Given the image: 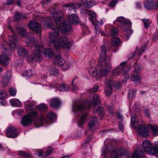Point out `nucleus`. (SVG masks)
Returning a JSON list of instances; mask_svg holds the SVG:
<instances>
[{"instance_id":"nucleus-1","label":"nucleus","mask_w":158,"mask_h":158,"mask_svg":"<svg viewBox=\"0 0 158 158\" xmlns=\"http://www.w3.org/2000/svg\"><path fill=\"white\" fill-rule=\"evenodd\" d=\"M51 23V22H50ZM52 22L49 25V27L52 29L50 35V42L54 44L55 48L59 49L61 48H70V43L68 39L65 36L60 37L58 40V37L59 35V26L56 25L54 26L52 24Z\"/></svg>"},{"instance_id":"nucleus-2","label":"nucleus","mask_w":158,"mask_h":158,"mask_svg":"<svg viewBox=\"0 0 158 158\" xmlns=\"http://www.w3.org/2000/svg\"><path fill=\"white\" fill-rule=\"evenodd\" d=\"M26 41L28 46L31 48L35 47L33 50V54L29 56L27 60L29 62L39 61L42 58L41 53L43 47L40 45H36L35 38L32 34H29L26 37Z\"/></svg>"},{"instance_id":"nucleus-3","label":"nucleus","mask_w":158,"mask_h":158,"mask_svg":"<svg viewBox=\"0 0 158 158\" xmlns=\"http://www.w3.org/2000/svg\"><path fill=\"white\" fill-rule=\"evenodd\" d=\"M78 16L73 15H69L68 20H65L63 17L60 16L55 20L56 25L59 27L63 34H67L71 29V25L79 22Z\"/></svg>"},{"instance_id":"nucleus-4","label":"nucleus","mask_w":158,"mask_h":158,"mask_svg":"<svg viewBox=\"0 0 158 158\" xmlns=\"http://www.w3.org/2000/svg\"><path fill=\"white\" fill-rule=\"evenodd\" d=\"M90 106V103L85 100L79 102L74 107V108L76 110H83V113H85L81 116L80 119L78 122L79 126H81L85 121L87 115L89 112V109Z\"/></svg>"},{"instance_id":"nucleus-5","label":"nucleus","mask_w":158,"mask_h":158,"mask_svg":"<svg viewBox=\"0 0 158 158\" xmlns=\"http://www.w3.org/2000/svg\"><path fill=\"white\" fill-rule=\"evenodd\" d=\"M150 129H151L154 135L158 134V127L156 125L141 124L137 127V131L140 135L146 138L149 135Z\"/></svg>"},{"instance_id":"nucleus-6","label":"nucleus","mask_w":158,"mask_h":158,"mask_svg":"<svg viewBox=\"0 0 158 158\" xmlns=\"http://www.w3.org/2000/svg\"><path fill=\"white\" fill-rule=\"evenodd\" d=\"M106 60H99L98 64L100 69V77L107 75L110 72L111 67L110 66V60L107 58Z\"/></svg>"},{"instance_id":"nucleus-7","label":"nucleus","mask_w":158,"mask_h":158,"mask_svg":"<svg viewBox=\"0 0 158 158\" xmlns=\"http://www.w3.org/2000/svg\"><path fill=\"white\" fill-rule=\"evenodd\" d=\"M8 40L10 43H9L8 44H6V45L3 43H2L1 46L2 51H4V52H12V48H14L16 46L18 38L14 36H9Z\"/></svg>"},{"instance_id":"nucleus-8","label":"nucleus","mask_w":158,"mask_h":158,"mask_svg":"<svg viewBox=\"0 0 158 158\" xmlns=\"http://www.w3.org/2000/svg\"><path fill=\"white\" fill-rule=\"evenodd\" d=\"M142 144L143 147V148L142 147H140L138 148H142V150L144 151L143 152L144 156V154L146 152V153L149 154H150L151 150L153 149V146L150 141L147 139L143 140L142 142Z\"/></svg>"},{"instance_id":"nucleus-9","label":"nucleus","mask_w":158,"mask_h":158,"mask_svg":"<svg viewBox=\"0 0 158 158\" xmlns=\"http://www.w3.org/2000/svg\"><path fill=\"white\" fill-rule=\"evenodd\" d=\"M33 118L29 114L23 116L21 119V123L24 127H26L31 124Z\"/></svg>"},{"instance_id":"nucleus-10","label":"nucleus","mask_w":158,"mask_h":158,"mask_svg":"<svg viewBox=\"0 0 158 158\" xmlns=\"http://www.w3.org/2000/svg\"><path fill=\"white\" fill-rule=\"evenodd\" d=\"M29 26L32 30L35 31L36 33L39 34L41 32V27L36 20L31 21L29 23Z\"/></svg>"},{"instance_id":"nucleus-11","label":"nucleus","mask_w":158,"mask_h":158,"mask_svg":"<svg viewBox=\"0 0 158 158\" xmlns=\"http://www.w3.org/2000/svg\"><path fill=\"white\" fill-rule=\"evenodd\" d=\"M6 131L8 137L15 138L18 135L17 131L14 127L11 126L7 128Z\"/></svg>"},{"instance_id":"nucleus-12","label":"nucleus","mask_w":158,"mask_h":158,"mask_svg":"<svg viewBox=\"0 0 158 158\" xmlns=\"http://www.w3.org/2000/svg\"><path fill=\"white\" fill-rule=\"evenodd\" d=\"M156 2V0H147L144 2V4L145 7L148 10H156L157 9Z\"/></svg>"},{"instance_id":"nucleus-13","label":"nucleus","mask_w":158,"mask_h":158,"mask_svg":"<svg viewBox=\"0 0 158 158\" xmlns=\"http://www.w3.org/2000/svg\"><path fill=\"white\" fill-rule=\"evenodd\" d=\"M61 102L59 98H54L50 99L49 105L50 107L58 109L60 106Z\"/></svg>"},{"instance_id":"nucleus-14","label":"nucleus","mask_w":158,"mask_h":158,"mask_svg":"<svg viewBox=\"0 0 158 158\" xmlns=\"http://www.w3.org/2000/svg\"><path fill=\"white\" fill-rule=\"evenodd\" d=\"M10 52H3L0 56V64L2 65L5 66L9 64V54Z\"/></svg>"},{"instance_id":"nucleus-15","label":"nucleus","mask_w":158,"mask_h":158,"mask_svg":"<svg viewBox=\"0 0 158 158\" xmlns=\"http://www.w3.org/2000/svg\"><path fill=\"white\" fill-rule=\"evenodd\" d=\"M97 122V118L96 116H93L92 117L91 120L89 122L88 127L89 128L88 130H86L85 131V133L86 135L90 132H91L92 130L91 128L96 124Z\"/></svg>"},{"instance_id":"nucleus-16","label":"nucleus","mask_w":158,"mask_h":158,"mask_svg":"<svg viewBox=\"0 0 158 158\" xmlns=\"http://www.w3.org/2000/svg\"><path fill=\"white\" fill-rule=\"evenodd\" d=\"M143 152L144 151L142 150V148H138L135 150L134 152L133 153L131 157L128 158H140L144 156Z\"/></svg>"},{"instance_id":"nucleus-17","label":"nucleus","mask_w":158,"mask_h":158,"mask_svg":"<svg viewBox=\"0 0 158 158\" xmlns=\"http://www.w3.org/2000/svg\"><path fill=\"white\" fill-rule=\"evenodd\" d=\"M100 50L101 52L100 54V58L99 60H106L107 58L110 60L109 57L106 56V49L105 45L103 44L101 47Z\"/></svg>"},{"instance_id":"nucleus-18","label":"nucleus","mask_w":158,"mask_h":158,"mask_svg":"<svg viewBox=\"0 0 158 158\" xmlns=\"http://www.w3.org/2000/svg\"><path fill=\"white\" fill-rule=\"evenodd\" d=\"M62 7L63 8L69 7L68 11L69 13L70 14V15H73L75 13L76 9L74 5L73 4L70 3H67L63 5L62 6Z\"/></svg>"},{"instance_id":"nucleus-19","label":"nucleus","mask_w":158,"mask_h":158,"mask_svg":"<svg viewBox=\"0 0 158 158\" xmlns=\"http://www.w3.org/2000/svg\"><path fill=\"white\" fill-rule=\"evenodd\" d=\"M53 62L58 66H62L65 64V61L63 58H61L60 56L56 55L55 56Z\"/></svg>"},{"instance_id":"nucleus-20","label":"nucleus","mask_w":158,"mask_h":158,"mask_svg":"<svg viewBox=\"0 0 158 158\" xmlns=\"http://www.w3.org/2000/svg\"><path fill=\"white\" fill-rule=\"evenodd\" d=\"M57 86L58 89L60 91L67 92L69 91L71 89V88L69 85L65 83L58 85Z\"/></svg>"},{"instance_id":"nucleus-21","label":"nucleus","mask_w":158,"mask_h":158,"mask_svg":"<svg viewBox=\"0 0 158 158\" xmlns=\"http://www.w3.org/2000/svg\"><path fill=\"white\" fill-rule=\"evenodd\" d=\"M118 21L120 23L123 25L126 26L127 25H130L131 23L130 21H128L123 17H118L117 20L114 21V22Z\"/></svg>"},{"instance_id":"nucleus-22","label":"nucleus","mask_w":158,"mask_h":158,"mask_svg":"<svg viewBox=\"0 0 158 158\" xmlns=\"http://www.w3.org/2000/svg\"><path fill=\"white\" fill-rule=\"evenodd\" d=\"M43 53L45 57L48 58H51L54 54L53 50L51 48L44 49L43 50Z\"/></svg>"},{"instance_id":"nucleus-23","label":"nucleus","mask_w":158,"mask_h":158,"mask_svg":"<svg viewBox=\"0 0 158 158\" xmlns=\"http://www.w3.org/2000/svg\"><path fill=\"white\" fill-rule=\"evenodd\" d=\"M110 43L113 47H117L121 43V39L118 37L113 38L111 39Z\"/></svg>"},{"instance_id":"nucleus-24","label":"nucleus","mask_w":158,"mask_h":158,"mask_svg":"<svg viewBox=\"0 0 158 158\" xmlns=\"http://www.w3.org/2000/svg\"><path fill=\"white\" fill-rule=\"evenodd\" d=\"M26 18V17L25 16L20 13H16L14 16V19L16 22H19Z\"/></svg>"},{"instance_id":"nucleus-25","label":"nucleus","mask_w":158,"mask_h":158,"mask_svg":"<svg viewBox=\"0 0 158 158\" xmlns=\"http://www.w3.org/2000/svg\"><path fill=\"white\" fill-rule=\"evenodd\" d=\"M89 74L93 77H100V73L95 68H91L89 70Z\"/></svg>"},{"instance_id":"nucleus-26","label":"nucleus","mask_w":158,"mask_h":158,"mask_svg":"<svg viewBox=\"0 0 158 158\" xmlns=\"http://www.w3.org/2000/svg\"><path fill=\"white\" fill-rule=\"evenodd\" d=\"M131 127L135 129L137 126L138 124V120L137 118L135 116L133 115L131 116Z\"/></svg>"},{"instance_id":"nucleus-27","label":"nucleus","mask_w":158,"mask_h":158,"mask_svg":"<svg viewBox=\"0 0 158 158\" xmlns=\"http://www.w3.org/2000/svg\"><path fill=\"white\" fill-rule=\"evenodd\" d=\"M122 30L123 34L127 37V39L129 38V37L131 35L133 32V31L129 28L127 27L122 28Z\"/></svg>"},{"instance_id":"nucleus-28","label":"nucleus","mask_w":158,"mask_h":158,"mask_svg":"<svg viewBox=\"0 0 158 158\" xmlns=\"http://www.w3.org/2000/svg\"><path fill=\"white\" fill-rule=\"evenodd\" d=\"M11 106H13L20 107L22 104L20 101L16 98H13L10 100Z\"/></svg>"},{"instance_id":"nucleus-29","label":"nucleus","mask_w":158,"mask_h":158,"mask_svg":"<svg viewBox=\"0 0 158 158\" xmlns=\"http://www.w3.org/2000/svg\"><path fill=\"white\" fill-rule=\"evenodd\" d=\"M19 55L23 57H26L28 55V52L26 49L23 48H19L18 51Z\"/></svg>"},{"instance_id":"nucleus-30","label":"nucleus","mask_w":158,"mask_h":158,"mask_svg":"<svg viewBox=\"0 0 158 158\" xmlns=\"http://www.w3.org/2000/svg\"><path fill=\"white\" fill-rule=\"evenodd\" d=\"M17 31L18 34L22 37L26 36L27 30L23 27H18L16 29Z\"/></svg>"},{"instance_id":"nucleus-31","label":"nucleus","mask_w":158,"mask_h":158,"mask_svg":"<svg viewBox=\"0 0 158 158\" xmlns=\"http://www.w3.org/2000/svg\"><path fill=\"white\" fill-rule=\"evenodd\" d=\"M11 73L10 71L7 72L4 78V82L5 84L7 85L9 82L10 79L11 78Z\"/></svg>"},{"instance_id":"nucleus-32","label":"nucleus","mask_w":158,"mask_h":158,"mask_svg":"<svg viewBox=\"0 0 158 158\" xmlns=\"http://www.w3.org/2000/svg\"><path fill=\"white\" fill-rule=\"evenodd\" d=\"M34 74V72L31 70H26L25 72L22 74V76L23 77H24L27 79L31 77Z\"/></svg>"},{"instance_id":"nucleus-33","label":"nucleus","mask_w":158,"mask_h":158,"mask_svg":"<svg viewBox=\"0 0 158 158\" xmlns=\"http://www.w3.org/2000/svg\"><path fill=\"white\" fill-rule=\"evenodd\" d=\"M131 78L132 81L135 82L136 85H139L140 83L141 79L140 76L138 75L133 74L131 76Z\"/></svg>"},{"instance_id":"nucleus-34","label":"nucleus","mask_w":158,"mask_h":158,"mask_svg":"<svg viewBox=\"0 0 158 158\" xmlns=\"http://www.w3.org/2000/svg\"><path fill=\"white\" fill-rule=\"evenodd\" d=\"M37 108L38 111L41 112H45L48 109L47 105L44 104H41L37 106Z\"/></svg>"},{"instance_id":"nucleus-35","label":"nucleus","mask_w":158,"mask_h":158,"mask_svg":"<svg viewBox=\"0 0 158 158\" xmlns=\"http://www.w3.org/2000/svg\"><path fill=\"white\" fill-rule=\"evenodd\" d=\"M93 103L95 106L98 105L101 102L100 99L97 94H94L93 97Z\"/></svg>"},{"instance_id":"nucleus-36","label":"nucleus","mask_w":158,"mask_h":158,"mask_svg":"<svg viewBox=\"0 0 158 158\" xmlns=\"http://www.w3.org/2000/svg\"><path fill=\"white\" fill-rule=\"evenodd\" d=\"M123 70V69L120 68L119 67H117L112 70V74L114 76H115L117 74L120 73L121 72L122 73Z\"/></svg>"},{"instance_id":"nucleus-37","label":"nucleus","mask_w":158,"mask_h":158,"mask_svg":"<svg viewBox=\"0 0 158 158\" xmlns=\"http://www.w3.org/2000/svg\"><path fill=\"white\" fill-rule=\"evenodd\" d=\"M118 30L114 27H112L110 30L109 33L111 36H116L118 34Z\"/></svg>"},{"instance_id":"nucleus-38","label":"nucleus","mask_w":158,"mask_h":158,"mask_svg":"<svg viewBox=\"0 0 158 158\" xmlns=\"http://www.w3.org/2000/svg\"><path fill=\"white\" fill-rule=\"evenodd\" d=\"M89 15L90 16L89 19L90 21L93 22L95 21L96 17V13L92 10L89 11Z\"/></svg>"},{"instance_id":"nucleus-39","label":"nucleus","mask_w":158,"mask_h":158,"mask_svg":"<svg viewBox=\"0 0 158 158\" xmlns=\"http://www.w3.org/2000/svg\"><path fill=\"white\" fill-rule=\"evenodd\" d=\"M47 117L49 120H53L56 119V114L52 112H50L47 115Z\"/></svg>"},{"instance_id":"nucleus-40","label":"nucleus","mask_w":158,"mask_h":158,"mask_svg":"<svg viewBox=\"0 0 158 158\" xmlns=\"http://www.w3.org/2000/svg\"><path fill=\"white\" fill-rule=\"evenodd\" d=\"M148 45L146 44L142 45L139 50L138 55L140 56L144 52L146 48H147Z\"/></svg>"},{"instance_id":"nucleus-41","label":"nucleus","mask_w":158,"mask_h":158,"mask_svg":"<svg viewBox=\"0 0 158 158\" xmlns=\"http://www.w3.org/2000/svg\"><path fill=\"white\" fill-rule=\"evenodd\" d=\"M150 155H156L158 157V145H156L155 146L154 148H153V149L151 151Z\"/></svg>"},{"instance_id":"nucleus-42","label":"nucleus","mask_w":158,"mask_h":158,"mask_svg":"<svg viewBox=\"0 0 158 158\" xmlns=\"http://www.w3.org/2000/svg\"><path fill=\"white\" fill-rule=\"evenodd\" d=\"M19 153L23 156V158H33L32 156L29 153L25 152L23 151H20Z\"/></svg>"},{"instance_id":"nucleus-43","label":"nucleus","mask_w":158,"mask_h":158,"mask_svg":"<svg viewBox=\"0 0 158 158\" xmlns=\"http://www.w3.org/2000/svg\"><path fill=\"white\" fill-rule=\"evenodd\" d=\"M84 6L87 8H90L94 6V1L92 0L86 1L84 3Z\"/></svg>"},{"instance_id":"nucleus-44","label":"nucleus","mask_w":158,"mask_h":158,"mask_svg":"<svg viewBox=\"0 0 158 158\" xmlns=\"http://www.w3.org/2000/svg\"><path fill=\"white\" fill-rule=\"evenodd\" d=\"M106 83L108 85L106 87H111V89L113 87L115 82L113 80H109L108 79H106Z\"/></svg>"},{"instance_id":"nucleus-45","label":"nucleus","mask_w":158,"mask_h":158,"mask_svg":"<svg viewBox=\"0 0 158 158\" xmlns=\"http://www.w3.org/2000/svg\"><path fill=\"white\" fill-rule=\"evenodd\" d=\"M97 112L98 114L102 116L105 114V112L102 107L99 106L97 109Z\"/></svg>"},{"instance_id":"nucleus-46","label":"nucleus","mask_w":158,"mask_h":158,"mask_svg":"<svg viewBox=\"0 0 158 158\" xmlns=\"http://www.w3.org/2000/svg\"><path fill=\"white\" fill-rule=\"evenodd\" d=\"M136 92L137 91L136 89H130L129 90V93L128 94V98H130L134 97Z\"/></svg>"},{"instance_id":"nucleus-47","label":"nucleus","mask_w":158,"mask_h":158,"mask_svg":"<svg viewBox=\"0 0 158 158\" xmlns=\"http://www.w3.org/2000/svg\"><path fill=\"white\" fill-rule=\"evenodd\" d=\"M7 95L6 90H0V99L2 100L5 98Z\"/></svg>"},{"instance_id":"nucleus-48","label":"nucleus","mask_w":158,"mask_h":158,"mask_svg":"<svg viewBox=\"0 0 158 158\" xmlns=\"http://www.w3.org/2000/svg\"><path fill=\"white\" fill-rule=\"evenodd\" d=\"M77 78V77H76L72 80L71 83L72 91L74 92H76L78 90V88L77 86L73 84V81Z\"/></svg>"},{"instance_id":"nucleus-49","label":"nucleus","mask_w":158,"mask_h":158,"mask_svg":"<svg viewBox=\"0 0 158 158\" xmlns=\"http://www.w3.org/2000/svg\"><path fill=\"white\" fill-rule=\"evenodd\" d=\"M112 89L111 87H106L105 90V94L107 96H109L111 94Z\"/></svg>"},{"instance_id":"nucleus-50","label":"nucleus","mask_w":158,"mask_h":158,"mask_svg":"<svg viewBox=\"0 0 158 158\" xmlns=\"http://www.w3.org/2000/svg\"><path fill=\"white\" fill-rule=\"evenodd\" d=\"M35 104L34 102H28L27 101L25 103V107L27 109H30Z\"/></svg>"},{"instance_id":"nucleus-51","label":"nucleus","mask_w":158,"mask_h":158,"mask_svg":"<svg viewBox=\"0 0 158 158\" xmlns=\"http://www.w3.org/2000/svg\"><path fill=\"white\" fill-rule=\"evenodd\" d=\"M142 20L143 23L145 27L146 28H148L150 23V21L146 19H142Z\"/></svg>"},{"instance_id":"nucleus-52","label":"nucleus","mask_w":158,"mask_h":158,"mask_svg":"<svg viewBox=\"0 0 158 158\" xmlns=\"http://www.w3.org/2000/svg\"><path fill=\"white\" fill-rule=\"evenodd\" d=\"M54 149L53 148H52L50 149L49 150L47 151L45 153V154L44 155V156H43V157L45 158L48 156L54 151Z\"/></svg>"},{"instance_id":"nucleus-53","label":"nucleus","mask_w":158,"mask_h":158,"mask_svg":"<svg viewBox=\"0 0 158 158\" xmlns=\"http://www.w3.org/2000/svg\"><path fill=\"white\" fill-rule=\"evenodd\" d=\"M126 152V151L124 148H120L118 149L117 153L119 155H125Z\"/></svg>"},{"instance_id":"nucleus-54","label":"nucleus","mask_w":158,"mask_h":158,"mask_svg":"<svg viewBox=\"0 0 158 158\" xmlns=\"http://www.w3.org/2000/svg\"><path fill=\"white\" fill-rule=\"evenodd\" d=\"M143 113L145 116L148 118L151 117V114L150 113V111L148 109H145L143 110Z\"/></svg>"},{"instance_id":"nucleus-55","label":"nucleus","mask_w":158,"mask_h":158,"mask_svg":"<svg viewBox=\"0 0 158 158\" xmlns=\"http://www.w3.org/2000/svg\"><path fill=\"white\" fill-rule=\"evenodd\" d=\"M9 93L10 95L12 96H14L16 94V92L15 89L14 88L11 87L9 89Z\"/></svg>"},{"instance_id":"nucleus-56","label":"nucleus","mask_w":158,"mask_h":158,"mask_svg":"<svg viewBox=\"0 0 158 158\" xmlns=\"http://www.w3.org/2000/svg\"><path fill=\"white\" fill-rule=\"evenodd\" d=\"M6 5L7 6H10L15 3L14 0H6Z\"/></svg>"},{"instance_id":"nucleus-57","label":"nucleus","mask_w":158,"mask_h":158,"mask_svg":"<svg viewBox=\"0 0 158 158\" xmlns=\"http://www.w3.org/2000/svg\"><path fill=\"white\" fill-rule=\"evenodd\" d=\"M39 121L41 124L43 123L44 121L45 123L46 122L44 115H41V117L40 118Z\"/></svg>"},{"instance_id":"nucleus-58","label":"nucleus","mask_w":158,"mask_h":158,"mask_svg":"<svg viewBox=\"0 0 158 158\" xmlns=\"http://www.w3.org/2000/svg\"><path fill=\"white\" fill-rule=\"evenodd\" d=\"M98 89V86H95L94 88L91 89L89 91V92L90 93H92V92H95L97 91Z\"/></svg>"},{"instance_id":"nucleus-59","label":"nucleus","mask_w":158,"mask_h":158,"mask_svg":"<svg viewBox=\"0 0 158 158\" xmlns=\"http://www.w3.org/2000/svg\"><path fill=\"white\" fill-rule=\"evenodd\" d=\"M158 39V32L156 31L153 34V39L154 41Z\"/></svg>"},{"instance_id":"nucleus-60","label":"nucleus","mask_w":158,"mask_h":158,"mask_svg":"<svg viewBox=\"0 0 158 158\" xmlns=\"http://www.w3.org/2000/svg\"><path fill=\"white\" fill-rule=\"evenodd\" d=\"M140 67L136 66L134 69V73H140Z\"/></svg>"},{"instance_id":"nucleus-61","label":"nucleus","mask_w":158,"mask_h":158,"mask_svg":"<svg viewBox=\"0 0 158 158\" xmlns=\"http://www.w3.org/2000/svg\"><path fill=\"white\" fill-rule=\"evenodd\" d=\"M33 118V117H36L38 116V113L35 111H32L29 114Z\"/></svg>"},{"instance_id":"nucleus-62","label":"nucleus","mask_w":158,"mask_h":158,"mask_svg":"<svg viewBox=\"0 0 158 158\" xmlns=\"http://www.w3.org/2000/svg\"><path fill=\"white\" fill-rule=\"evenodd\" d=\"M35 154L37 156H41L43 157V156H44L43 152L42 150H40L39 151L36 152L35 153Z\"/></svg>"},{"instance_id":"nucleus-63","label":"nucleus","mask_w":158,"mask_h":158,"mask_svg":"<svg viewBox=\"0 0 158 158\" xmlns=\"http://www.w3.org/2000/svg\"><path fill=\"white\" fill-rule=\"evenodd\" d=\"M93 135L92 134H90L85 139V143H87L89 141H90L93 138Z\"/></svg>"},{"instance_id":"nucleus-64","label":"nucleus","mask_w":158,"mask_h":158,"mask_svg":"<svg viewBox=\"0 0 158 158\" xmlns=\"http://www.w3.org/2000/svg\"><path fill=\"white\" fill-rule=\"evenodd\" d=\"M52 0H43L42 4L43 5H46L48 4Z\"/></svg>"}]
</instances>
